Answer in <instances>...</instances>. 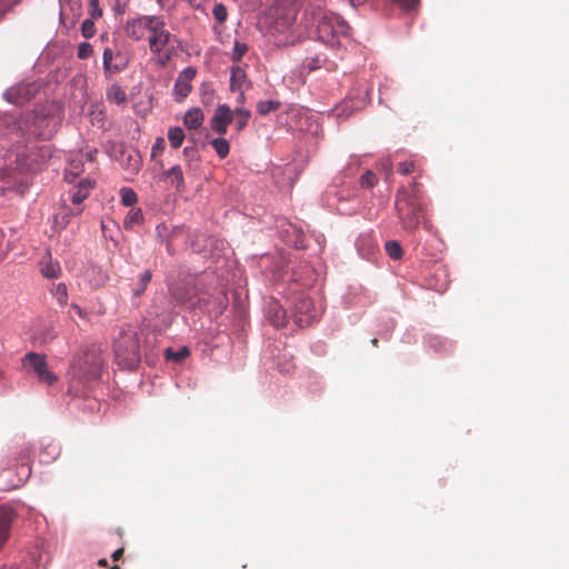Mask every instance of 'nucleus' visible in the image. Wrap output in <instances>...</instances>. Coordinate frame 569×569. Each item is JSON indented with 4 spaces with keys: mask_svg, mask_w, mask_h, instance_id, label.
<instances>
[{
    "mask_svg": "<svg viewBox=\"0 0 569 569\" xmlns=\"http://www.w3.org/2000/svg\"><path fill=\"white\" fill-rule=\"evenodd\" d=\"M395 209L402 229L409 233L418 230L422 223L425 229L432 231V223L426 218V203L419 182L413 180L408 187H400L395 199Z\"/></svg>",
    "mask_w": 569,
    "mask_h": 569,
    "instance_id": "f257e3e1",
    "label": "nucleus"
},
{
    "mask_svg": "<svg viewBox=\"0 0 569 569\" xmlns=\"http://www.w3.org/2000/svg\"><path fill=\"white\" fill-rule=\"evenodd\" d=\"M114 355L119 363L127 369H134L140 361L138 333L130 327L123 328L116 338Z\"/></svg>",
    "mask_w": 569,
    "mask_h": 569,
    "instance_id": "f03ea898",
    "label": "nucleus"
},
{
    "mask_svg": "<svg viewBox=\"0 0 569 569\" xmlns=\"http://www.w3.org/2000/svg\"><path fill=\"white\" fill-rule=\"evenodd\" d=\"M350 26L338 14L325 13L318 21L317 34L321 42L331 48L341 44V38H348Z\"/></svg>",
    "mask_w": 569,
    "mask_h": 569,
    "instance_id": "7ed1b4c3",
    "label": "nucleus"
},
{
    "mask_svg": "<svg viewBox=\"0 0 569 569\" xmlns=\"http://www.w3.org/2000/svg\"><path fill=\"white\" fill-rule=\"evenodd\" d=\"M103 357L99 349L83 350L72 362L73 375L86 381L97 380L101 375Z\"/></svg>",
    "mask_w": 569,
    "mask_h": 569,
    "instance_id": "20e7f679",
    "label": "nucleus"
},
{
    "mask_svg": "<svg viewBox=\"0 0 569 569\" xmlns=\"http://www.w3.org/2000/svg\"><path fill=\"white\" fill-rule=\"evenodd\" d=\"M170 293L178 305L194 308L199 302L198 277L187 276L181 282L170 288Z\"/></svg>",
    "mask_w": 569,
    "mask_h": 569,
    "instance_id": "39448f33",
    "label": "nucleus"
},
{
    "mask_svg": "<svg viewBox=\"0 0 569 569\" xmlns=\"http://www.w3.org/2000/svg\"><path fill=\"white\" fill-rule=\"evenodd\" d=\"M173 41H176V37L166 29L164 20L161 17H156L148 37L150 51L153 54H160L166 49L174 48Z\"/></svg>",
    "mask_w": 569,
    "mask_h": 569,
    "instance_id": "423d86ee",
    "label": "nucleus"
},
{
    "mask_svg": "<svg viewBox=\"0 0 569 569\" xmlns=\"http://www.w3.org/2000/svg\"><path fill=\"white\" fill-rule=\"evenodd\" d=\"M23 367L28 370H32L40 382L52 385L57 377L48 370L44 356H40L36 352H29L23 358Z\"/></svg>",
    "mask_w": 569,
    "mask_h": 569,
    "instance_id": "0eeeda50",
    "label": "nucleus"
},
{
    "mask_svg": "<svg viewBox=\"0 0 569 569\" xmlns=\"http://www.w3.org/2000/svg\"><path fill=\"white\" fill-rule=\"evenodd\" d=\"M102 61L103 74L108 80L128 67V59L121 52H113L110 48L103 50Z\"/></svg>",
    "mask_w": 569,
    "mask_h": 569,
    "instance_id": "6e6552de",
    "label": "nucleus"
},
{
    "mask_svg": "<svg viewBox=\"0 0 569 569\" xmlns=\"http://www.w3.org/2000/svg\"><path fill=\"white\" fill-rule=\"evenodd\" d=\"M37 92V87L33 83H19L9 88L4 92V98L8 102L22 106L30 101Z\"/></svg>",
    "mask_w": 569,
    "mask_h": 569,
    "instance_id": "1a4fd4ad",
    "label": "nucleus"
},
{
    "mask_svg": "<svg viewBox=\"0 0 569 569\" xmlns=\"http://www.w3.org/2000/svg\"><path fill=\"white\" fill-rule=\"evenodd\" d=\"M197 76V69L194 67H187L183 69L176 79L173 87V94L177 101H182L192 90V80Z\"/></svg>",
    "mask_w": 569,
    "mask_h": 569,
    "instance_id": "9d476101",
    "label": "nucleus"
},
{
    "mask_svg": "<svg viewBox=\"0 0 569 569\" xmlns=\"http://www.w3.org/2000/svg\"><path fill=\"white\" fill-rule=\"evenodd\" d=\"M297 323L299 326H310L317 318L315 303L309 297H300L295 303Z\"/></svg>",
    "mask_w": 569,
    "mask_h": 569,
    "instance_id": "9b49d317",
    "label": "nucleus"
},
{
    "mask_svg": "<svg viewBox=\"0 0 569 569\" xmlns=\"http://www.w3.org/2000/svg\"><path fill=\"white\" fill-rule=\"evenodd\" d=\"M154 20L156 16H143L128 21L126 26L127 36L136 41L141 40L146 31L150 32Z\"/></svg>",
    "mask_w": 569,
    "mask_h": 569,
    "instance_id": "f8f14e48",
    "label": "nucleus"
},
{
    "mask_svg": "<svg viewBox=\"0 0 569 569\" xmlns=\"http://www.w3.org/2000/svg\"><path fill=\"white\" fill-rule=\"evenodd\" d=\"M233 120V112L228 104H219L210 120L211 129L218 134H224Z\"/></svg>",
    "mask_w": 569,
    "mask_h": 569,
    "instance_id": "ddd939ff",
    "label": "nucleus"
},
{
    "mask_svg": "<svg viewBox=\"0 0 569 569\" xmlns=\"http://www.w3.org/2000/svg\"><path fill=\"white\" fill-rule=\"evenodd\" d=\"M16 518V512L11 507L0 506V549L9 539L11 525Z\"/></svg>",
    "mask_w": 569,
    "mask_h": 569,
    "instance_id": "4468645a",
    "label": "nucleus"
},
{
    "mask_svg": "<svg viewBox=\"0 0 569 569\" xmlns=\"http://www.w3.org/2000/svg\"><path fill=\"white\" fill-rule=\"evenodd\" d=\"M182 232V229L180 227L170 228L166 223H159L156 227V234L157 238L161 243H164L167 247V251L172 254L174 252L173 246H172V239Z\"/></svg>",
    "mask_w": 569,
    "mask_h": 569,
    "instance_id": "2eb2a0df",
    "label": "nucleus"
},
{
    "mask_svg": "<svg viewBox=\"0 0 569 569\" xmlns=\"http://www.w3.org/2000/svg\"><path fill=\"white\" fill-rule=\"evenodd\" d=\"M267 317L271 325L276 328L284 327L288 322L287 311L277 302L271 301L267 307Z\"/></svg>",
    "mask_w": 569,
    "mask_h": 569,
    "instance_id": "dca6fc26",
    "label": "nucleus"
},
{
    "mask_svg": "<svg viewBox=\"0 0 569 569\" xmlns=\"http://www.w3.org/2000/svg\"><path fill=\"white\" fill-rule=\"evenodd\" d=\"M94 182L89 179H83L80 181L77 189L71 194V201L73 204H80L83 200H86L90 193V190L93 188Z\"/></svg>",
    "mask_w": 569,
    "mask_h": 569,
    "instance_id": "f3484780",
    "label": "nucleus"
},
{
    "mask_svg": "<svg viewBox=\"0 0 569 569\" xmlns=\"http://www.w3.org/2000/svg\"><path fill=\"white\" fill-rule=\"evenodd\" d=\"M106 97L109 102L116 103L118 106L124 104L127 102V93L118 83H111L107 88Z\"/></svg>",
    "mask_w": 569,
    "mask_h": 569,
    "instance_id": "a211bd4d",
    "label": "nucleus"
},
{
    "mask_svg": "<svg viewBox=\"0 0 569 569\" xmlns=\"http://www.w3.org/2000/svg\"><path fill=\"white\" fill-rule=\"evenodd\" d=\"M203 119L202 110L200 108H193L184 114L183 124L191 130L198 129L202 126Z\"/></svg>",
    "mask_w": 569,
    "mask_h": 569,
    "instance_id": "6ab92c4d",
    "label": "nucleus"
},
{
    "mask_svg": "<svg viewBox=\"0 0 569 569\" xmlns=\"http://www.w3.org/2000/svg\"><path fill=\"white\" fill-rule=\"evenodd\" d=\"M163 176L171 179V184H173L178 191H182L184 189V179L180 166H173L169 170L164 171Z\"/></svg>",
    "mask_w": 569,
    "mask_h": 569,
    "instance_id": "aec40b11",
    "label": "nucleus"
},
{
    "mask_svg": "<svg viewBox=\"0 0 569 569\" xmlns=\"http://www.w3.org/2000/svg\"><path fill=\"white\" fill-rule=\"evenodd\" d=\"M246 80L247 76L241 67H233L231 69L230 88L232 91L241 90Z\"/></svg>",
    "mask_w": 569,
    "mask_h": 569,
    "instance_id": "412c9836",
    "label": "nucleus"
},
{
    "mask_svg": "<svg viewBox=\"0 0 569 569\" xmlns=\"http://www.w3.org/2000/svg\"><path fill=\"white\" fill-rule=\"evenodd\" d=\"M233 112L234 128L238 132L242 131L251 117V112L244 108H237Z\"/></svg>",
    "mask_w": 569,
    "mask_h": 569,
    "instance_id": "4be33fe9",
    "label": "nucleus"
},
{
    "mask_svg": "<svg viewBox=\"0 0 569 569\" xmlns=\"http://www.w3.org/2000/svg\"><path fill=\"white\" fill-rule=\"evenodd\" d=\"M143 222V213L139 208H132L124 218L123 226L126 229H132L134 226Z\"/></svg>",
    "mask_w": 569,
    "mask_h": 569,
    "instance_id": "5701e85b",
    "label": "nucleus"
},
{
    "mask_svg": "<svg viewBox=\"0 0 569 569\" xmlns=\"http://www.w3.org/2000/svg\"><path fill=\"white\" fill-rule=\"evenodd\" d=\"M29 457H30V448L29 447L22 448L21 451L19 452V458H18L21 462L19 466V473L21 476H23L26 479L29 478L31 475V468L28 463Z\"/></svg>",
    "mask_w": 569,
    "mask_h": 569,
    "instance_id": "b1692460",
    "label": "nucleus"
},
{
    "mask_svg": "<svg viewBox=\"0 0 569 569\" xmlns=\"http://www.w3.org/2000/svg\"><path fill=\"white\" fill-rule=\"evenodd\" d=\"M152 279V272L151 270L143 271L138 279V282L136 284V288L133 289V296L140 297L146 291L148 284L151 282Z\"/></svg>",
    "mask_w": 569,
    "mask_h": 569,
    "instance_id": "393cba45",
    "label": "nucleus"
},
{
    "mask_svg": "<svg viewBox=\"0 0 569 569\" xmlns=\"http://www.w3.org/2000/svg\"><path fill=\"white\" fill-rule=\"evenodd\" d=\"M184 137V132L180 127H172L168 131V140L173 149H178L182 144Z\"/></svg>",
    "mask_w": 569,
    "mask_h": 569,
    "instance_id": "a878e982",
    "label": "nucleus"
},
{
    "mask_svg": "<svg viewBox=\"0 0 569 569\" xmlns=\"http://www.w3.org/2000/svg\"><path fill=\"white\" fill-rule=\"evenodd\" d=\"M41 272L48 279H56L59 277L61 269L58 262L49 260L41 263Z\"/></svg>",
    "mask_w": 569,
    "mask_h": 569,
    "instance_id": "bb28decb",
    "label": "nucleus"
},
{
    "mask_svg": "<svg viewBox=\"0 0 569 569\" xmlns=\"http://www.w3.org/2000/svg\"><path fill=\"white\" fill-rule=\"evenodd\" d=\"M211 146L220 159H224L230 152V144L224 138H216L211 141Z\"/></svg>",
    "mask_w": 569,
    "mask_h": 569,
    "instance_id": "cd10ccee",
    "label": "nucleus"
},
{
    "mask_svg": "<svg viewBox=\"0 0 569 569\" xmlns=\"http://www.w3.org/2000/svg\"><path fill=\"white\" fill-rule=\"evenodd\" d=\"M279 107H280V102H278L276 100H263V101H259L257 103V112L259 114L266 116L269 112L278 110Z\"/></svg>",
    "mask_w": 569,
    "mask_h": 569,
    "instance_id": "c85d7f7f",
    "label": "nucleus"
},
{
    "mask_svg": "<svg viewBox=\"0 0 569 569\" xmlns=\"http://www.w3.org/2000/svg\"><path fill=\"white\" fill-rule=\"evenodd\" d=\"M386 251L391 259H400L403 254V250L400 243L396 240H389L385 244Z\"/></svg>",
    "mask_w": 569,
    "mask_h": 569,
    "instance_id": "c756f323",
    "label": "nucleus"
},
{
    "mask_svg": "<svg viewBox=\"0 0 569 569\" xmlns=\"http://www.w3.org/2000/svg\"><path fill=\"white\" fill-rule=\"evenodd\" d=\"M120 193H121V202L124 206L131 207L134 203H137L138 196H137V193L132 189H130V188H122Z\"/></svg>",
    "mask_w": 569,
    "mask_h": 569,
    "instance_id": "7c9ffc66",
    "label": "nucleus"
},
{
    "mask_svg": "<svg viewBox=\"0 0 569 569\" xmlns=\"http://www.w3.org/2000/svg\"><path fill=\"white\" fill-rule=\"evenodd\" d=\"M247 52H248V46L243 42L236 41L233 50H232V54H231V60L234 62H239Z\"/></svg>",
    "mask_w": 569,
    "mask_h": 569,
    "instance_id": "2f4dec72",
    "label": "nucleus"
},
{
    "mask_svg": "<svg viewBox=\"0 0 569 569\" xmlns=\"http://www.w3.org/2000/svg\"><path fill=\"white\" fill-rule=\"evenodd\" d=\"M378 182L376 173H373L371 170H367L361 177H360V186L362 188H373Z\"/></svg>",
    "mask_w": 569,
    "mask_h": 569,
    "instance_id": "473e14b6",
    "label": "nucleus"
},
{
    "mask_svg": "<svg viewBox=\"0 0 569 569\" xmlns=\"http://www.w3.org/2000/svg\"><path fill=\"white\" fill-rule=\"evenodd\" d=\"M93 54V48L89 42H81L78 46L77 56L79 59L84 60L90 58Z\"/></svg>",
    "mask_w": 569,
    "mask_h": 569,
    "instance_id": "72a5a7b5",
    "label": "nucleus"
},
{
    "mask_svg": "<svg viewBox=\"0 0 569 569\" xmlns=\"http://www.w3.org/2000/svg\"><path fill=\"white\" fill-rule=\"evenodd\" d=\"M174 52H176V48H171V49H166L160 54H157L158 56V59L156 62L157 66L164 68L168 64V62L171 60Z\"/></svg>",
    "mask_w": 569,
    "mask_h": 569,
    "instance_id": "f704fd0d",
    "label": "nucleus"
},
{
    "mask_svg": "<svg viewBox=\"0 0 569 569\" xmlns=\"http://www.w3.org/2000/svg\"><path fill=\"white\" fill-rule=\"evenodd\" d=\"M81 33L86 39H90L96 33V26L92 20L86 19L81 24Z\"/></svg>",
    "mask_w": 569,
    "mask_h": 569,
    "instance_id": "c9c22d12",
    "label": "nucleus"
},
{
    "mask_svg": "<svg viewBox=\"0 0 569 569\" xmlns=\"http://www.w3.org/2000/svg\"><path fill=\"white\" fill-rule=\"evenodd\" d=\"M212 13H213L214 19L219 23H223L228 16L227 8L222 3L216 4L213 7Z\"/></svg>",
    "mask_w": 569,
    "mask_h": 569,
    "instance_id": "e433bc0d",
    "label": "nucleus"
},
{
    "mask_svg": "<svg viewBox=\"0 0 569 569\" xmlns=\"http://www.w3.org/2000/svg\"><path fill=\"white\" fill-rule=\"evenodd\" d=\"M391 1L407 11L416 10L420 4V0H391Z\"/></svg>",
    "mask_w": 569,
    "mask_h": 569,
    "instance_id": "4c0bfd02",
    "label": "nucleus"
},
{
    "mask_svg": "<svg viewBox=\"0 0 569 569\" xmlns=\"http://www.w3.org/2000/svg\"><path fill=\"white\" fill-rule=\"evenodd\" d=\"M397 170L400 174L407 176L416 171V164L413 161H403L398 164Z\"/></svg>",
    "mask_w": 569,
    "mask_h": 569,
    "instance_id": "58836bf2",
    "label": "nucleus"
},
{
    "mask_svg": "<svg viewBox=\"0 0 569 569\" xmlns=\"http://www.w3.org/2000/svg\"><path fill=\"white\" fill-rule=\"evenodd\" d=\"M164 144H166V142L162 137L157 138L156 142L153 143L152 149H151V158H156L158 154L163 152Z\"/></svg>",
    "mask_w": 569,
    "mask_h": 569,
    "instance_id": "ea45409f",
    "label": "nucleus"
},
{
    "mask_svg": "<svg viewBox=\"0 0 569 569\" xmlns=\"http://www.w3.org/2000/svg\"><path fill=\"white\" fill-rule=\"evenodd\" d=\"M295 19H296V17L293 13L287 14L286 18L277 21V29L284 30V29L289 28L295 22Z\"/></svg>",
    "mask_w": 569,
    "mask_h": 569,
    "instance_id": "a19ab883",
    "label": "nucleus"
},
{
    "mask_svg": "<svg viewBox=\"0 0 569 569\" xmlns=\"http://www.w3.org/2000/svg\"><path fill=\"white\" fill-rule=\"evenodd\" d=\"M89 8L90 14L93 19L100 18L102 16V9L99 7V0H90Z\"/></svg>",
    "mask_w": 569,
    "mask_h": 569,
    "instance_id": "79ce46f5",
    "label": "nucleus"
},
{
    "mask_svg": "<svg viewBox=\"0 0 569 569\" xmlns=\"http://www.w3.org/2000/svg\"><path fill=\"white\" fill-rule=\"evenodd\" d=\"M166 353L168 358H173L176 361H180L189 355V350L187 348H182L178 352L173 353L171 349H168Z\"/></svg>",
    "mask_w": 569,
    "mask_h": 569,
    "instance_id": "37998d69",
    "label": "nucleus"
},
{
    "mask_svg": "<svg viewBox=\"0 0 569 569\" xmlns=\"http://www.w3.org/2000/svg\"><path fill=\"white\" fill-rule=\"evenodd\" d=\"M57 295H58V301L60 305H66L68 295H67V287L63 283H59L57 286Z\"/></svg>",
    "mask_w": 569,
    "mask_h": 569,
    "instance_id": "c03bdc74",
    "label": "nucleus"
},
{
    "mask_svg": "<svg viewBox=\"0 0 569 569\" xmlns=\"http://www.w3.org/2000/svg\"><path fill=\"white\" fill-rule=\"evenodd\" d=\"M188 2L192 8L200 9L207 0H184Z\"/></svg>",
    "mask_w": 569,
    "mask_h": 569,
    "instance_id": "a18cd8bd",
    "label": "nucleus"
},
{
    "mask_svg": "<svg viewBox=\"0 0 569 569\" xmlns=\"http://www.w3.org/2000/svg\"><path fill=\"white\" fill-rule=\"evenodd\" d=\"M183 153H184L186 157L192 159V158H194L197 156V150L194 148H192V147H186L183 149Z\"/></svg>",
    "mask_w": 569,
    "mask_h": 569,
    "instance_id": "49530a36",
    "label": "nucleus"
},
{
    "mask_svg": "<svg viewBox=\"0 0 569 569\" xmlns=\"http://www.w3.org/2000/svg\"><path fill=\"white\" fill-rule=\"evenodd\" d=\"M122 556H123V548H119V549H117V550L112 553L111 558H112V560H113V561H118V560H120V559H121V557H122Z\"/></svg>",
    "mask_w": 569,
    "mask_h": 569,
    "instance_id": "de8ad7c7",
    "label": "nucleus"
},
{
    "mask_svg": "<svg viewBox=\"0 0 569 569\" xmlns=\"http://www.w3.org/2000/svg\"><path fill=\"white\" fill-rule=\"evenodd\" d=\"M71 309L81 318L84 317L83 310L76 303L71 305Z\"/></svg>",
    "mask_w": 569,
    "mask_h": 569,
    "instance_id": "09e8293b",
    "label": "nucleus"
},
{
    "mask_svg": "<svg viewBox=\"0 0 569 569\" xmlns=\"http://www.w3.org/2000/svg\"><path fill=\"white\" fill-rule=\"evenodd\" d=\"M318 63H319V59H312L311 62L308 64L309 69L310 70H315L316 68H318Z\"/></svg>",
    "mask_w": 569,
    "mask_h": 569,
    "instance_id": "8fccbe9b",
    "label": "nucleus"
},
{
    "mask_svg": "<svg viewBox=\"0 0 569 569\" xmlns=\"http://www.w3.org/2000/svg\"><path fill=\"white\" fill-rule=\"evenodd\" d=\"M239 91V102H244V92H243V88L241 90H238Z\"/></svg>",
    "mask_w": 569,
    "mask_h": 569,
    "instance_id": "3c124183",
    "label": "nucleus"
},
{
    "mask_svg": "<svg viewBox=\"0 0 569 569\" xmlns=\"http://www.w3.org/2000/svg\"><path fill=\"white\" fill-rule=\"evenodd\" d=\"M98 566H100V567H107V566H108V561H107V559H100V560L98 561Z\"/></svg>",
    "mask_w": 569,
    "mask_h": 569,
    "instance_id": "603ef678",
    "label": "nucleus"
},
{
    "mask_svg": "<svg viewBox=\"0 0 569 569\" xmlns=\"http://www.w3.org/2000/svg\"><path fill=\"white\" fill-rule=\"evenodd\" d=\"M378 343H379V341H378V339H377V338H373V339L371 340V345H372L373 347H378Z\"/></svg>",
    "mask_w": 569,
    "mask_h": 569,
    "instance_id": "864d4df0",
    "label": "nucleus"
},
{
    "mask_svg": "<svg viewBox=\"0 0 569 569\" xmlns=\"http://www.w3.org/2000/svg\"><path fill=\"white\" fill-rule=\"evenodd\" d=\"M139 168V160H136L134 162V170H137Z\"/></svg>",
    "mask_w": 569,
    "mask_h": 569,
    "instance_id": "5fc2aeb1",
    "label": "nucleus"
},
{
    "mask_svg": "<svg viewBox=\"0 0 569 569\" xmlns=\"http://www.w3.org/2000/svg\"><path fill=\"white\" fill-rule=\"evenodd\" d=\"M62 220L64 226L69 222V219H66L64 216L62 217Z\"/></svg>",
    "mask_w": 569,
    "mask_h": 569,
    "instance_id": "6e6d98bb",
    "label": "nucleus"
},
{
    "mask_svg": "<svg viewBox=\"0 0 569 569\" xmlns=\"http://www.w3.org/2000/svg\"><path fill=\"white\" fill-rule=\"evenodd\" d=\"M388 173H391V163L388 162Z\"/></svg>",
    "mask_w": 569,
    "mask_h": 569,
    "instance_id": "4d7b16f0",
    "label": "nucleus"
},
{
    "mask_svg": "<svg viewBox=\"0 0 569 569\" xmlns=\"http://www.w3.org/2000/svg\"><path fill=\"white\" fill-rule=\"evenodd\" d=\"M88 156H89L90 160H93V153L92 152H90Z\"/></svg>",
    "mask_w": 569,
    "mask_h": 569,
    "instance_id": "13d9d810",
    "label": "nucleus"
},
{
    "mask_svg": "<svg viewBox=\"0 0 569 569\" xmlns=\"http://www.w3.org/2000/svg\"><path fill=\"white\" fill-rule=\"evenodd\" d=\"M111 569H120L118 566H113Z\"/></svg>",
    "mask_w": 569,
    "mask_h": 569,
    "instance_id": "bf43d9fd",
    "label": "nucleus"
}]
</instances>
